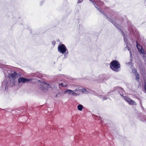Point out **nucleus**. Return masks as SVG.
<instances>
[{
	"label": "nucleus",
	"mask_w": 146,
	"mask_h": 146,
	"mask_svg": "<svg viewBox=\"0 0 146 146\" xmlns=\"http://www.w3.org/2000/svg\"><path fill=\"white\" fill-rule=\"evenodd\" d=\"M141 121H143V120H141V119H140Z\"/></svg>",
	"instance_id": "79ce46f5"
},
{
	"label": "nucleus",
	"mask_w": 146,
	"mask_h": 146,
	"mask_svg": "<svg viewBox=\"0 0 146 146\" xmlns=\"http://www.w3.org/2000/svg\"><path fill=\"white\" fill-rule=\"evenodd\" d=\"M101 13L104 15L106 17V19H108L109 21L111 22L115 27L116 25H119L118 24H117L115 22H113L112 18L111 17L110 18L108 16V15H107L105 13V12L104 11H102Z\"/></svg>",
	"instance_id": "39448f33"
},
{
	"label": "nucleus",
	"mask_w": 146,
	"mask_h": 146,
	"mask_svg": "<svg viewBox=\"0 0 146 146\" xmlns=\"http://www.w3.org/2000/svg\"><path fill=\"white\" fill-rule=\"evenodd\" d=\"M129 101H128V103L130 105H136V103L132 100L130 99H129Z\"/></svg>",
	"instance_id": "9d476101"
},
{
	"label": "nucleus",
	"mask_w": 146,
	"mask_h": 146,
	"mask_svg": "<svg viewBox=\"0 0 146 146\" xmlns=\"http://www.w3.org/2000/svg\"><path fill=\"white\" fill-rule=\"evenodd\" d=\"M135 75L136 76V77H135L136 80L137 81H139V74L137 73V74H135Z\"/></svg>",
	"instance_id": "dca6fc26"
},
{
	"label": "nucleus",
	"mask_w": 146,
	"mask_h": 146,
	"mask_svg": "<svg viewBox=\"0 0 146 146\" xmlns=\"http://www.w3.org/2000/svg\"><path fill=\"white\" fill-rule=\"evenodd\" d=\"M145 90L146 91V82L145 84Z\"/></svg>",
	"instance_id": "e433bc0d"
},
{
	"label": "nucleus",
	"mask_w": 146,
	"mask_h": 146,
	"mask_svg": "<svg viewBox=\"0 0 146 146\" xmlns=\"http://www.w3.org/2000/svg\"><path fill=\"white\" fill-rule=\"evenodd\" d=\"M44 2V0H42L40 3V5L41 6L42 5V3H43Z\"/></svg>",
	"instance_id": "393cba45"
},
{
	"label": "nucleus",
	"mask_w": 146,
	"mask_h": 146,
	"mask_svg": "<svg viewBox=\"0 0 146 146\" xmlns=\"http://www.w3.org/2000/svg\"><path fill=\"white\" fill-rule=\"evenodd\" d=\"M116 28L119 29L121 32V34L123 36L124 41L126 44V46H128L129 44V42L127 40V38L126 37L127 35H126L124 33V32L122 30V27L120 25H116Z\"/></svg>",
	"instance_id": "7ed1b4c3"
},
{
	"label": "nucleus",
	"mask_w": 146,
	"mask_h": 146,
	"mask_svg": "<svg viewBox=\"0 0 146 146\" xmlns=\"http://www.w3.org/2000/svg\"><path fill=\"white\" fill-rule=\"evenodd\" d=\"M38 81H40V80H38Z\"/></svg>",
	"instance_id": "37998d69"
},
{
	"label": "nucleus",
	"mask_w": 146,
	"mask_h": 146,
	"mask_svg": "<svg viewBox=\"0 0 146 146\" xmlns=\"http://www.w3.org/2000/svg\"><path fill=\"white\" fill-rule=\"evenodd\" d=\"M86 91V89L85 88H84L82 89V91L83 93L84 92Z\"/></svg>",
	"instance_id": "c85d7f7f"
},
{
	"label": "nucleus",
	"mask_w": 146,
	"mask_h": 146,
	"mask_svg": "<svg viewBox=\"0 0 146 146\" xmlns=\"http://www.w3.org/2000/svg\"><path fill=\"white\" fill-rule=\"evenodd\" d=\"M50 87V85L47 83L43 82L42 83V87H40V88L44 90L46 89V88H48Z\"/></svg>",
	"instance_id": "0eeeda50"
},
{
	"label": "nucleus",
	"mask_w": 146,
	"mask_h": 146,
	"mask_svg": "<svg viewBox=\"0 0 146 146\" xmlns=\"http://www.w3.org/2000/svg\"><path fill=\"white\" fill-rule=\"evenodd\" d=\"M107 97H104V98H103V100H107Z\"/></svg>",
	"instance_id": "2f4dec72"
},
{
	"label": "nucleus",
	"mask_w": 146,
	"mask_h": 146,
	"mask_svg": "<svg viewBox=\"0 0 146 146\" xmlns=\"http://www.w3.org/2000/svg\"><path fill=\"white\" fill-rule=\"evenodd\" d=\"M143 59H144V60L146 62V55L145 56V55H143Z\"/></svg>",
	"instance_id": "bb28decb"
},
{
	"label": "nucleus",
	"mask_w": 146,
	"mask_h": 146,
	"mask_svg": "<svg viewBox=\"0 0 146 146\" xmlns=\"http://www.w3.org/2000/svg\"><path fill=\"white\" fill-rule=\"evenodd\" d=\"M132 73H134L135 74H137V70L135 69H133L132 70Z\"/></svg>",
	"instance_id": "6ab92c4d"
},
{
	"label": "nucleus",
	"mask_w": 146,
	"mask_h": 146,
	"mask_svg": "<svg viewBox=\"0 0 146 146\" xmlns=\"http://www.w3.org/2000/svg\"><path fill=\"white\" fill-rule=\"evenodd\" d=\"M64 53V58H66L67 56L68 55V51H67L65 53Z\"/></svg>",
	"instance_id": "412c9836"
},
{
	"label": "nucleus",
	"mask_w": 146,
	"mask_h": 146,
	"mask_svg": "<svg viewBox=\"0 0 146 146\" xmlns=\"http://www.w3.org/2000/svg\"><path fill=\"white\" fill-rule=\"evenodd\" d=\"M122 97L124 100H125L127 102H128V101H129V99H130V98H129L128 97H127V96H123Z\"/></svg>",
	"instance_id": "4468645a"
},
{
	"label": "nucleus",
	"mask_w": 146,
	"mask_h": 146,
	"mask_svg": "<svg viewBox=\"0 0 146 146\" xmlns=\"http://www.w3.org/2000/svg\"><path fill=\"white\" fill-rule=\"evenodd\" d=\"M95 5H96L97 6V5L95 3Z\"/></svg>",
	"instance_id": "c03bdc74"
},
{
	"label": "nucleus",
	"mask_w": 146,
	"mask_h": 146,
	"mask_svg": "<svg viewBox=\"0 0 146 146\" xmlns=\"http://www.w3.org/2000/svg\"><path fill=\"white\" fill-rule=\"evenodd\" d=\"M0 109L2 110H4V111H7V109H1L0 108Z\"/></svg>",
	"instance_id": "c9c22d12"
},
{
	"label": "nucleus",
	"mask_w": 146,
	"mask_h": 146,
	"mask_svg": "<svg viewBox=\"0 0 146 146\" xmlns=\"http://www.w3.org/2000/svg\"><path fill=\"white\" fill-rule=\"evenodd\" d=\"M73 92V91L72 90L68 89L65 91L64 93H68L69 94L72 95Z\"/></svg>",
	"instance_id": "9b49d317"
},
{
	"label": "nucleus",
	"mask_w": 146,
	"mask_h": 146,
	"mask_svg": "<svg viewBox=\"0 0 146 146\" xmlns=\"http://www.w3.org/2000/svg\"><path fill=\"white\" fill-rule=\"evenodd\" d=\"M95 7L98 10L100 13L102 12V10L101 9H99L97 8L95 5Z\"/></svg>",
	"instance_id": "b1692460"
},
{
	"label": "nucleus",
	"mask_w": 146,
	"mask_h": 146,
	"mask_svg": "<svg viewBox=\"0 0 146 146\" xmlns=\"http://www.w3.org/2000/svg\"><path fill=\"white\" fill-rule=\"evenodd\" d=\"M112 17V19H113V22H115V23L117 24L116 23V21L115 20H115H116V19H114L113 18V17H112L111 16H110V17H110H110Z\"/></svg>",
	"instance_id": "cd10ccee"
},
{
	"label": "nucleus",
	"mask_w": 146,
	"mask_h": 146,
	"mask_svg": "<svg viewBox=\"0 0 146 146\" xmlns=\"http://www.w3.org/2000/svg\"><path fill=\"white\" fill-rule=\"evenodd\" d=\"M132 59L131 58L130 59V61L129 62H131V63H132Z\"/></svg>",
	"instance_id": "58836bf2"
},
{
	"label": "nucleus",
	"mask_w": 146,
	"mask_h": 146,
	"mask_svg": "<svg viewBox=\"0 0 146 146\" xmlns=\"http://www.w3.org/2000/svg\"><path fill=\"white\" fill-rule=\"evenodd\" d=\"M60 94L59 93H58V94H56L55 96V97H57L58 96V95Z\"/></svg>",
	"instance_id": "4c0bfd02"
},
{
	"label": "nucleus",
	"mask_w": 146,
	"mask_h": 146,
	"mask_svg": "<svg viewBox=\"0 0 146 146\" xmlns=\"http://www.w3.org/2000/svg\"><path fill=\"white\" fill-rule=\"evenodd\" d=\"M127 64H128V65H131V64H132V63H131V62H128Z\"/></svg>",
	"instance_id": "473e14b6"
},
{
	"label": "nucleus",
	"mask_w": 146,
	"mask_h": 146,
	"mask_svg": "<svg viewBox=\"0 0 146 146\" xmlns=\"http://www.w3.org/2000/svg\"><path fill=\"white\" fill-rule=\"evenodd\" d=\"M34 76L35 77L39 78L41 76V74L39 73L38 72H37L35 74H34Z\"/></svg>",
	"instance_id": "2eb2a0df"
},
{
	"label": "nucleus",
	"mask_w": 146,
	"mask_h": 146,
	"mask_svg": "<svg viewBox=\"0 0 146 146\" xmlns=\"http://www.w3.org/2000/svg\"><path fill=\"white\" fill-rule=\"evenodd\" d=\"M78 137L77 136V135H76V136L75 137V138H76V137Z\"/></svg>",
	"instance_id": "a19ab883"
},
{
	"label": "nucleus",
	"mask_w": 146,
	"mask_h": 146,
	"mask_svg": "<svg viewBox=\"0 0 146 146\" xmlns=\"http://www.w3.org/2000/svg\"><path fill=\"white\" fill-rule=\"evenodd\" d=\"M137 43V47L138 49V51L141 53L145 55L146 54L145 52V51L143 49L142 47L140 45H138L137 43Z\"/></svg>",
	"instance_id": "423d86ee"
},
{
	"label": "nucleus",
	"mask_w": 146,
	"mask_h": 146,
	"mask_svg": "<svg viewBox=\"0 0 146 146\" xmlns=\"http://www.w3.org/2000/svg\"><path fill=\"white\" fill-rule=\"evenodd\" d=\"M127 24L128 25V27H131V22L130 21H129L127 22Z\"/></svg>",
	"instance_id": "4be33fe9"
},
{
	"label": "nucleus",
	"mask_w": 146,
	"mask_h": 146,
	"mask_svg": "<svg viewBox=\"0 0 146 146\" xmlns=\"http://www.w3.org/2000/svg\"><path fill=\"white\" fill-rule=\"evenodd\" d=\"M78 91V90H77V89H76L75 90H74V91L76 92Z\"/></svg>",
	"instance_id": "ea45409f"
},
{
	"label": "nucleus",
	"mask_w": 146,
	"mask_h": 146,
	"mask_svg": "<svg viewBox=\"0 0 146 146\" xmlns=\"http://www.w3.org/2000/svg\"><path fill=\"white\" fill-rule=\"evenodd\" d=\"M58 51L59 52L63 54L68 51V49L63 44H60L58 47Z\"/></svg>",
	"instance_id": "20e7f679"
},
{
	"label": "nucleus",
	"mask_w": 146,
	"mask_h": 146,
	"mask_svg": "<svg viewBox=\"0 0 146 146\" xmlns=\"http://www.w3.org/2000/svg\"><path fill=\"white\" fill-rule=\"evenodd\" d=\"M83 108V106L81 104H79L77 106L78 109L80 111L82 110Z\"/></svg>",
	"instance_id": "ddd939ff"
},
{
	"label": "nucleus",
	"mask_w": 146,
	"mask_h": 146,
	"mask_svg": "<svg viewBox=\"0 0 146 146\" xmlns=\"http://www.w3.org/2000/svg\"><path fill=\"white\" fill-rule=\"evenodd\" d=\"M117 91L118 92L120 95L122 97L123 96L125 91L121 87H117Z\"/></svg>",
	"instance_id": "6e6552de"
},
{
	"label": "nucleus",
	"mask_w": 146,
	"mask_h": 146,
	"mask_svg": "<svg viewBox=\"0 0 146 146\" xmlns=\"http://www.w3.org/2000/svg\"><path fill=\"white\" fill-rule=\"evenodd\" d=\"M52 44L54 46L56 44V42L55 41H52Z\"/></svg>",
	"instance_id": "5701e85b"
},
{
	"label": "nucleus",
	"mask_w": 146,
	"mask_h": 146,
	"mask_svg": "<svg viewBox=\"0 0 146 146\" xmlns=\"http://www.w3.org/2000/svg\"><path fill=\"white\" fill-rule=\"evenodd\" d=\"M126 47L127 48V49H128V50L129 51H130V49L129 48V47L128 46H126Z\"/></svg>",
	"instance_id": "72a5a7b5"
},
{
	"label": "nucleus",
	"mask_w": 146,
	"mask_h": 146,
	"mask_svg": "<svg viewBox=\"0 0 146 146\" xmlns=\"http://www.w3.org/2000/svg\"><path fill=\"white\" fill-rule=\"evenodd\" d=\"M117 87H114L113 89L111 90L110 92H108V94L110 95V94L112 92H114L115 91H117Z\"/></svg>",
	"instance_id": "f8f14e48"
},
{
	"label": "nucleus",
	"mask_w": 146,
	"mask_h": 146,
	"mask_svg": "<svg viewBox=\"0 0 146 146\" xmlns=\"http://www.w3.org/2000/svg\"><path fill=\"white\" fill-rule=\"evenodd\" d=\"M138 99L139 100V104L141 106V108L142 109H144V108H143V106L142 104V100L141 99H139V98Z\"/></svg>",
	"instance_id": "f3484780"
},
{
	"label": "nucleus",
	"mask_w": 146,
	"mask_h": 146,
	"mask_svg": "<svg viewBox=\"0 0 146 146\" xmlns=\"http://www.w3.org/2000/svg\"><path fill=\"white\" fill-rule=\"evenodd\" d=\"M110 67L112 70L115 72H118L120 70V64L117 60H114L110 62Z\"/></svg>",
	"instance_id": "f03ea898"
},
{
	"label": "nucleus",
	"mask_w": 146,
	"mask_h": 146,
	"mask_svg": "<svg viewBox=\"0 0 146 146\" xmlns=\"http://www.w3.org/2000/svg\"><path fill=\"white\" fill-rule=\"evenodd\" d=\"M99 1L100 2V3L101 4L103 5L104 4V2H103L100 1V0H99Z\"/></svg>",
	"instance_id": "7c9ffc66"
},
{
	"label": "nucleus",
	"mask_w": 146,
	"mask_h": 146,
	"mask_svg": "<svg viewBox=\"0 0 146 146\" xmlns=\"http://www.w3.org/2000/svg\"><path fill=\"white\" fill-rule=\"evenodd\" d=\"M90 2H92L93 4L94 5V6H95V4H94V2L93 1H92V0H89Z\"/></svg>",
	"instance_id": "c756f323"
},
{
	"label": "nucleus",
	"mask_w": 146,
	"mask_h": 146,
	"mask_svg": "<svg viewBox=\"0 0 146 146\" xmlns=\"http://www.w3.org/2000/svg\"><path fill=\"white\" fill-rule=\"evenodd\" d=\"M21 73L17 72L15 71H10L8 74V78L9 81L7 79L4 80L2 82L1 87L5 90L7 91L8 90V87L9 86H12L15 85L18 80L19 84L29 83L32 81L31 79L27 78L21 77Z\"/></svg>",
	"instance_id": "f257e3e1"
},
{
	"label": "nucleus",
	"mask_w": 146,
	"mask_h": 146,
	"mask_svg": "<svg viewBox=\"0 0 146 146\" xmlns=\"http://www.w3.org/2000/svg\"><path fill=\"white\" fill-rule=\"evenodd\" d=\"M79 95V94H78V93H75L73 91L72 95L73 96H77Z\"/></svg>",
	"instance_id": "aec40b11"
},
{
	"label": "nucleus",
	"mask_w": 146,
	"mask_h": 146,
	"mask_svg": "<svg viewBox=\"0 0 146 146\" xmlns=\"http://www.w3.org/2000/svg\"><path fill=\"white\" fill-rule=\"evenodd\" d=\"M83 1V0H78L77 1V3H81Z\"/></svg>",
	"instance_id": "a878e982"
},
{
	"label": "nucleus",
	"mask_w": 146,
	"mask_h": 146,
	"mask_svg": "<svg viewBox=\"0 0 146 146\" xmlns=\"http://www.w3.org/2000/svg\"><path fill=\"white\" fill-rule=\"evenodd\" d=\"M106 75L105 74H103L99 76V79L100 81L102 82L106 80Z\"/></svg>",
	"instance_id": "1a4fd4ad"
},
{
	"label": "nucleus",
	"mask_w": 146,
	"mask_h": 146,
	"mask_svg": "<svg viewBox=\"0 0 146 146\" xmlns=\"http://www.w3.org/2000/svg\"><path fill=\"white\" fill-rule=\"evenodd\" d=\"M130 57L131 58L132 54H131V52L130 51Z\"/></svg>",
	"instance_id": "f704fd0d"
},
{
	"label": "nucleus",
	"mask_w": 146,
	"mask_h": 146,
	"mask_svg": "<svg viewBox=\"0 0 146 146\" xmlns=\"http://www.w3.org/2000/svg\"><path fill=\"white\" fill-rule=\"evenodd\" d=\"M59 86H61L62 87H66L68 86L67 84H66L65 85H64L63 83H61L59 84Z\"/></svg>",
	"instance_id": "a211bd4d"
}]
</instances>
